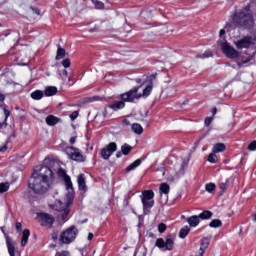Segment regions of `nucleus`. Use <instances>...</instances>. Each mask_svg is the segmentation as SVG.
Returning <instances> with one entry per match:
<instances>
[{
    "instance_id": "1",
    "label": "nucleus",
    "mask_w": 256,
    "mask_h": 256,
    "mask_svg": "<svg viewBox=\"0 0 256 256\" xmlns=\"http://www.w3.org/2000/svg\"><path fill=\"white\" fill-rule=\"evenodd\" d=\"M53 178V170L48 166H42L35 170L28 180L29 188L37 195H43L49 190V179Z\"/></svg>"
},
{
    "instance_id": "2",
    "label": "nucleus",
    "mask_w": 256,
    "mask_h": 256,
    "mask_svg": "<svg viewBox=\"0 0 256 256\" xmlns=\"http://www.w3.org/2000/svg\"><path fill=\"white\" fill-rule=\"evenodd\" d=\"M233 23L236 27H242L243 29H251L255 25V19L253 15L247 11H241L233 16Z\"/></svg>"
},
{
    "instance_id": "3",
    "label": "nucleus",
    "mask_w": 256,
    "mask_h": 256,
    "mask_svg": "<svg viewBox=\"0 0 256 256\" xmlns=\"http://www.w3.org/2000/svg\"><path fill=\"white\" fill-rule=\"evenodd\" d=\"M139 89H141V85L138 87H134L126 93L120 95L121 100L124 103H137L142 97L143 94L139 93Z\"/></svg>"
},
{
    "instance_id": "4",
    "label": "nucleus",
    "mask_w": 256,
    "mask_h": 256,
    "mask_svg": "<svg viewBox=\"0 0 256 256\" xmlns=\"http://www.w3.org/2000/svg\"><path fill=\"white\" fill-rule=\"evenodd\" d=\"M142 201L144 211H149V209H153L155 205V192L153 190H144L140 196Z\"/></svg>"
},
{
    "instance_id": "5",
    "label": "nucleus",
    "mask_w": 256,
    "mask_h": 256,
    "mask_svg": "<svg viewBox=\"0 0 256 256\" xmlns=\"http://www.w3.org/2000/svg\"><path fill=\"white\" fill-rule=\"evenodd\" d=\"M73 203V194L67 200V203H63L61 200L56 201L55 207L56 211H59L61 214L60 219L62 221H67V217H69V213L71 210L69 209V205Z\"/></svg>"
},
{
    "instance_id": "6",
    "label": "nucleus",
    "mask_w": 256,
    "mask_h": 256,
    "mask_svg": "<svg viewBox=\"0 0 256 256\" xmlns=\"http://www.w3.org/2000/svg\"><path fill=\"white\" fill-rule=\"evenodd\" d=\"M77 233L79 231L75 226H71L70 228L66 229L64 232L60 235V243H63L64 245H69L70 243H73L75 239L77 238Z\"/></svg>"
},
{
    "instance_id": "7",
    "label": "nucleus",
    "mask_w": 256,
    "mask_h": 256,
    "mask_svg": "<svg viewBox=\"0 0 256 256\" xmlns=\"http://www.w3.org/2000/svg\"><path fill=\"white\" fill-rule=\"evenodd\" d=\"M155 246L158 247V249H162V251H173L175 238L172 234L166 236V241L163 238H158L155 242Z\"/></svg>"
},
{
    "instance_id": "8",
    "label": "nucleus",
    "mask_w": 256,
    "mask_h": 256,
    "mask_svg": "<svg viewBox=\"0 0 256 256\" xmlns=\"http://www.w3.org/2000/svg\"><path fill=\"white\" fill-rule=\"evenodd\" d=\"M65 153L68 155L69 159H72V161H76L77 163H85L87 159L79 148H75L73 146L66 147Z\"/></svg>"
},
{
    "instance_id": "9",
    "label": "nucleus",
    "mask_w": 256,
    "mask_h": 256,
    "mask_svg": "<svg viewBox=\"0 0 256 256\" xmlns=\"http://www.w3.org/2000/svg\"><path fill=\"white\" fill-rule=\"evenodd\" d=\"M221 49L228 59H237L239 57V51L231 47L227 42L221 44Z\"/></svg>"
},
{
    "instance_id": "10",
    "label": "nucleus",
    "mask_w": 256,
    "mask_h": 256,
    "mask_svg": "<svg viewBox=\"0 0 256 256\" xmlns=\"http://www.w3.org/2000/svg\"><path fill=\"white\" fill-rule=\"evenodd\" d=\"M37 217L38 219H40L42 227H47L48 229H51V227H53V224L55 223V218L47 213H38Z\"/></svg>"
},
{
    "instance_id": "11",
    "label": "nucleus",
    "mask_w": 256,
    "mask_h": 256,
    "mask_svg": "<svg viewBox=\"0 0 256 256\" xmlns=\"http://www.w3.org/2000/svg\"><path fill=\"white\" fill-rule=\"evenodd\" d=\"M115 151H117V143L115 142L109 143L105 148L101 150L102 159H105V160L109 159V157H111V155H113Z\"/></svg>"
},
{
    "instance_id": "12",
    "label": "nucleus",
    "mask_w": 256,
    "mask_h": 256,
    "mask_svg": "<svg viewBox=\"0 0 256 256\" xmlns=\"http://www.w3.org/2000/svg\"><path fill=\"white\" fill-rule=\"evenodd\" d=\"M8 253L10 256H15L19 252L17 251V243L13 242L9 236H5Z\"/></svg>"
},
{
    "instance_id": "13",
    "label": "nucleus",
    "mask_w": 256,
    "mask_h": 256,
    "mask_svg": "<svg viewBox=\"0 0 256 256\" xmlns=\"http://www.w3.org/2000/svg\"><path fill=\"white\" fill-rule=\"evenodd\" d=\"M237 49H249L251 45H253V38L252 37H245L241 40H238L235 43Z\"/></svg>"
},
{
    "instance_id": "14",
    "label": "nucleus",
    "mask_w": 256,
    "mask_h": 256,
    "mask_svg": "<svg viewBox=\"0 0 256 256\" xmlns=\"http://www.w3.org/2000/svg\"><path fill=\"white\" fill-rule=\"evenodd\" d=\"M109 109H112L113 111H119V109H125V102L122 101H114L109 106Z\"/></svg>"
},
{
    "instance_id": "15",
    "label": "nucleus",
    "mask_w": 256,
    "mask_h": 256,
    "mask_svg": "<svg viewBox=\"0 0 256 256\" xmlns=\"http://www.w3.org/2000/svg\"><path fill=\"white\" fill-rule=\"evenodd\" d=\"M60 121L61 119L54 115H48L46 117V124L49 125V127H55V125H57V123H59Z\"/></svg>"
},
{
    "instance_id": "16",
    "label": "nucleus",
    "mask_w": 256,
    "mask_h": 256,
    "mask_svg": "<svg viewBox=\"0 0 256 256\" xmlns=\"http://www.w3.org/2000/svg\"><path fill=\"white\" fill-rule=\"evenodd\" d=\"M200 222L201 219L197 215L190 216L189 218H187V223L189 227H197V225H199Z\"/></svg>"
},
{
    "instance_id": "17",
    "label": "nucleus",
    "mask_w": 256,
    "mask_h": 256,
    "mask_svg": "<svg viewBox=\"0 0 256 256\" xmlns=\"http://www.w3.org/2000/svg\"><path fill=\"white\" fill-rule=\"evenodd\" d=\"M78 187L81 191H87V185L85 183V174H80L77 178Z\"/></svg>"
},
{
    "instance_id": "18",
    "label": "nucleus",
    "mask_w": 256,
    "mask_h": 256,
    "mask_svg": "<svg viewBox=\"0 0 256 256\" xmlns=\"http://www.w3.org/2000/svg\"><path fill=\"white\" fill-rule=\"evenodd\" d=\"M65 183H66V189H68V191H71L67 195V201H69V198L71 197V195H72V201H73V182H71V178L66 177Z\"/></svg>"
},
{
    "instance_id": "19",
    "label": "nucleus",
    "mask_w": 256,
    "mask_h": 256,
    "mask_svg": "<svg viewBox=\"0 0 256 256\" xmlns=\"http://www.w3.org/2000/svg\"><path fill=\"white\" fill-rule=\"evenodd\" d=\"M30 235H31V232L29 231V229H25L23 231L22 240H21V247H26L27 246Z\"/></svg>"
},
{
    "instance_id": "20",
    "label": "nucleus",
    "mask_w": 256,
    "mask_h": 256,
    "mask_svg": "<svg viewBox=\"0 0 256 256\" xmlns=\"http://www.w3.org/2000/svg\"><path fill=\"white\" fill-rule=\"evenodd\" d=\"M141 163H142L141 159L135 160L126 168V173H130V171H135V169H137V167H139Z\"/></svg>"
},
{
    "instance_id": "21",
    "label": "nucleus",
    "mask_w": 256,
    "mask_h": 256,
    "mask_svg": "<svg viewBox=\"0 0 256 256\" xmlns=\"http://www.w3.org/2000/svg\"><path fill=\"white\" fill-rule=\"evenodd\" d=\"M4 111V122H0V129H5V127H7V119H9V117L11 116V112L9 110H7V108L3 109Z\"/></svg>"
},
{
    "instance_id": "22",
    "label": "nucleus",
    "mask_w": 256,
    "mask_h": 256,
    "mask_svg": "<svg viewBox=\"0 0 256 256\" xmlns=\"http://www.w3.org/2000/svg\"><path fill=\"white\" fill-rule=\"evenodd\" d=\"M46 97H53V95H57V87L49 86L45 90Z\"/></svg>"
},
{
    "instance_id": "23",
    "label": "nucleus",
    "mask_w": 256,
    "mask_h": 256,
    "mask_svg": "<svg viewBox=\"0 0 256 256\" xmlns=\"http://www.w3.org/2000/svg\"><path fill=\"white\" fill-rule=\"evenodd\" d=\"M132 131L136 135H141V134H143V126H141V124H139V123H134V124H132Z\"/></svg>"
},
{
    "instance_id": "24",
    "label": "nucleus",
    "mask_w": 256,
    "mask_h": 256,
    "mask_svg": "<svg viewBox=\"0 0 256 256\" xmlns=\"http://www.w3.org/2000/svg\"><path fill=\"white\" fill-rule=\"evenodd\" d=\"M226 147L225 144L223 143H217L216 145H214L213 147V153H223V151H225Z\"/></svg>"
},
{
    "instance_id": "25",
    "label": "nucleus",
    "mask_w": 256,
    "mask_h": 256,
    "mask_svg": "<svg viewBox=\"0 0 256 256\" xmlns=\"http://www.w3.org/2000/svg\"><path fill=\"white\" fill-rule=\"evenodd\" d=\"M43 95H45L43 93V91L41 90H36L34 92L31 93V97L35 100V101H39L41 99H43Z\"/></svg>"
},
{
    "instance_id": "26",
    "label": "nucleus",
    "mask_w": 256,
    "mask_h": 256,
    "mask_svg": "<svg viewBox=\"0 0 256 256\" xmlns=\"http://www.w3.org/2000/svg\"><path fill=\"white\" fill-rule=\"evenodd\" d=\"M198 217L202 220H207V219H211V217H213V212L209 211V210H205L202 213H200L198 215Z\"/></svg>"
},
{
    "instance_id": "27",
    "label": "nucleus",
    "mask_w": 256,
    "mask_h": 256,
    "mask_svg": "<svg viewBox=\"0 0 256 256\" xmlns=\"http://www.w3.org/2000/svg\"><path fill=\"white\" fill-rule=\"evenodd\" d=\"M190 231H191V228H189V226H185L184 228H181L179 232L180 239H185V237L189 235Z\"/></svg>"
},
{
    "instance_id": "28",
    "label": "nucleus",
    "mask_w": 256,
    "mask_h": 256,
    "mask_svg": "<svg viewBox=\"0 0 256 256\" xmlns=\"http://www.w3.org/2000/svg\"><path fill=\"white\" fill-rule=\"evenodd\" d=\"M170 189L171 188L169 187V184L167 183L160 184V187H159L160 193H163L164 195H169Z\"/></svg>"
},
{
    "instance_id": "29",
    "label": "nucleus",
    "mask_w": 256,
    "mask_h": 256,
    "mask_svg": "<svg viewBox=\"0 0 256 256\" xmlns=\"http://www.w3.org/2000/svg\"><path fill=\"white\" fill-rule=\"evenodd\" d=\"M133 149L132 146H130L129 144L125 143L121 146V153L122 155H129V153H131V150Z\"/></svg>"
},
{
    "instance_id": "30",
    "label": "nucleus",
    "mask_w": 256,
    "mask_h": 256,
    "mask_svg": "<svg viewBox=\"0 0 256 256\" xmlns=\"http://www.w3.org/2000/svg\"><path fill=\"white\" fill-rule=\"evenodd\" d=\"M65 53H66L65 48L58 46L56 61H60V59H63L65 57Z\"/></svg>"
},
{
    "instance_id": "31",
    "label": "nucleus",
    "mask_w": 256,
    "mask_h": 256,
    "mask_svg": "<svg viewBox=\"0 0 256 256\" xmlns=\"http://www.w3.org/2000/svg\"><path fill=\"white\" fill-rule=\"evenodd\" d=\"M213 56V52L211 50L205 51L203 54L197 55V59H208Z\"/></svg>"
},
{
    "instance_id": "32",
    "label": "nucleus",
    "mask_w": 256,
    "mask_h": 256,
    "mask_svg": "<svg viewBox=\"0 0 256 256\" xmlns=\"http://www.w3.org/2000/svg\"><path fill=\"white\" fill-rule=\"evenodd\" d=\"M209 247V239L208 238H203L201 241V247L200 251H207V248Z\"/></svg>"
},
{
    "instance_id": "33",
    "label": "nucleus",
    "mask_w": 256,
    "mask_h": 256,
    "mask_svg": "<svg viewBox=\"0 0 256 256\" xmlns=\"http://www.w3.org/2000/svg\"><path fill=\"white\" fill-rule=\"evenodd\" d=\"M223 223L219 219H214L210 222L209 227H212L213 229H217V227H221Z\"/></svg>"
},
{
    "instance_id": "34",
    "label": "nucleus",
    "mask_w": 256,
    "mask_h": 256,
    "mask_svg": "<svg viewBox=\"0 0 256 256\" xmlns=\"http://www.w3.org/2000/svg\"><path fill=\"white\" fill-rule=\"evenodd\" d=\"M151 91H153V86L149 84L146 86V89L143 90L142 97H149L151 95Z\"/></svg>"
},
{
    "instance_id": "35",
    "label": "nucleus",
    "mask_w": 256,
    "mask_h": 256,
    "mask_svg": "<svg viewBox=\"0 0 256 256\" xmlns=\"http://www.w3.org/2000/svg\"><path fill=\"white\" fill-rule=\"evenodd\" d=\"M9 191V183H0V193H6Z\"/></svg>"
},
{
    "instance_id": "36",
    "label": "nucleus",
    "mask_w": 256,
    "mask_h": 256,
    "mask_svg": "<svg viewBox=\"0 0 256 256\" xmlns=\"http://www.w3.org/2000/svg\"><path fill=\"white\" fill-rule=\"evenodd\" d=\"M206 191H208V193H213V191H215V184L214 183H208L205 186Z\"/></svg>"
},
{
    "instance_id": "37",
    "label": "nucleus",
    "mask_w": 256,
    "mask_h": 256,
    "mask_svg": "<svg viewBox=\"0 0 256 256\" xmlns=\"http://www.w3.org/2000/svg\"><path fill=\"white\" fill-rule=\"evenodd\" d=\"M209 163H217V155L213 152L208 156Z\"/></svg>"
},
{
    "instance_id": "38",
    "label": "nucleus",
    "mask_w": 256,
    "mask_h": 256,
    "mask_svg": "<svg viewBox=\"0 0 256 256\" xmlns=\"http://www.w3.org/2000/svg\"><path fill=\"white\" fill-rule=\"evenodd\" d=\"M92 2L94 3L96 9H103L105 7V4L101 1L92 0Z\"/></svg>"
},
{
    "instance_id": "39",
    "label": "nucleus",
    "mask_w": 256,
    "mask_h": 256,
    "mask_svg": "<svg viewBox=\"0 0 256 256\" xmlns=\"http://www.w3.org/2000/svg\"><path fill=\"white\" fill-rule=\"evenodd\" d=\"M57 174H58V177H62L64 179H67V172H65V170L63 168H60L58 171H57Z\"/></svg>"
},
{
    "instance_id": "40",
    "label": "nucleus",
    "mask_w": 256,
    "mask_h": 256,
    "mask_svg": "<svg viewBox=\"0 0 256 256\" xmlns=\"http://www.w3.org/2000/svg\"><path fill=\"white\" fill-rule=\"evenodd\" d=\"M158 231L159 233H165V231H167V225H165L164 223H160L158 225Z\"/></svg>"
},
{
    "instance_id": "41",
    "label": "nucleus",
    "mask_w": 256,
    "mask_h": 256,
    "mask_svg": "<svg viewBox=\"0 0 256 256\" xmlns=\"http://www.w3.org/2000/svg\"><path fill=\"white\" fill-rule=\"evenodd\" d=\"M62 65L65 69L71 67V60L69 58H66L62 61Z\"/></svg>"
},
{
    "instance_id": "42",
    "label": "nucleus",
    "mask_w": 256,
    "mask_h": 256,
    "mask_svg": "<svg viewBox=\"0 0 256 256\" xmlns=\"http://www.w3.org/2000/svg\"><path fill=\"white\" fill-rule=\"evenodd\" d=\"M249 151H256V140L248 145Z\"/></svg>"
},
{
    "instance_id": "43",
    "label": "nucleus",
    "mask_w": 256,
    "mask_h": 256,
    "mask_svg": "<svg viewBox=\"0 0 256 256\" xmlns=\"http://www.w3.org/2000/svg\"><path fill=\"white\" fill-rule=\"evenodd\" d=\"M211 123H213V118L207 117L205 119L204 125H205V127H209V125H211Z\"/></svg>"
},
{
    "instance_id": "44",
    "label": "nucleus",
    "mask_w": 256,
    "mask_h": 256,
    "mask_svg": "<svg viewBox=\"0 0 256 256\" xmlns=\"http://www.w3.org/2000/svg\"><path fill=\"white\" fill-rule=\"evenodd\" d=\"M77 117H79V112H77V111H74V112H72V113L70 114V119H71L72 121H75V119H77Z\"/></svg>"
},
{
    "instance_id": "45",
    "label": "nucleus",
    "mask_w": 256,
    "mask_h": 256,
    "mask_svg": "<svg viewBox=\"0 0 256 256\" xmlns=\"http://www.w3.org/2000/svg\"><path fill=\"white\" fill-rule=\"evenodd\" d=\"M69 251L64 250L62 252H57L55 256H69Z\"/></svg>"
},
{
    "instance_id": "46",
    "label": "nucleus",
    "mask_w": 256,
    "mask_h": 256,
    "mask_svg": "<svg viewBox=\"0 0 256 256\" xmlns=\"http://www.w3.org/2000/svg\"><path fill=\"white\" fill-rule=\"evenodd\" d=\"M16 230L18 233H21L23 231V225H21V222L16 223Z\"/></svg>"
},
{
    "instance_id": "47",
    "label": "nucleus",
    "mask_w": 256,
    "mask_h": 256,
    "mask_svg": "<svg viewBox=\"0 0 256 256\" xmlns=\"http://www.w3.org/2000/svg\"><path fill=\"white\" fill-rule=\"evenodd\" d=\"M33 13H35V15H41V10L37 7H31Z\"/></svg>"
},
{
    "instance_id": "48",
    "label": "nucleus",
    "mask_w": 256,
    "mask_h": 256,
    "mask_svg": "<svg viewBox=\"0 0 256 256\" xmlns=\"http://www.w3.org/2000/svg\"><path fill=\"white\" fill-rule=\"evenodd\" d=\"M219 187H220L221 191H223V192L227 191V183H221L219 185Z\"/></svg>"
},
{
    "instance_id": "49",
    "label": "nucleus",
    "mask_w": 256,
    "mask_h": 256,
    "mask_svg": "<svg viewBox=\"0 0 256 256\" xmlns=\"http://www.w3.org/2000/svg\"><path fill=\"white\" fill-rule=\"evenodd\" d=\"M77 141V136H74V137H71L70 140H69V143L71 145L75 144V142Z\"/></svg>"
},
{
    "instance_id": "50",
    "label": "nucleus",
    "mask_w": 256,
    "mask_h": 256,
    "mask_svg": "<svg viewBox=\"0 0 256 256\" xmlns=\"http://www.w3.org/2000/svg\"><path fill=\"white\" fill-rule=\"evenodd\" d=\"M58 237H59V234H58L57 232H53V233H52V239H53V241H57Z\"/></svg>"
},
{
    "instance_id": "51",
    "label": "nucleus",
    "mask_w": 256,
    "mask_h": 256,
    "mask_svg": "<svg viewBox=\"0 0 256 256\" xmlns=\"http://www.w3.org/2000/svg\"><path fill=\"white\" fill-rule=\"evenodd\" d=\"M90 33H95V31H99V27L95 26L94 28L89 30Z\"/></svg>"
},
{
    "instance_id": "52",
    "label": "nucleus",
    "mask_w": 256,
    "mask_h": 256,
    "mask_svg": "<svg viewBox=\"0 0 256 256\" xmlns=\"http://www.w3.org/2000/svg\"><path fill=\"white\" fill-rule=\"evenodd\" d=\"M4 151H7V145H4L2 148H0V153H4Z\"/></svg>"
},
{
    "instance_id": "53",
    "label": "nucleus",
    "mask_w": 256,
    "mask_h": 256,
    "mask_svg": "<svg viewBox=\"0 0 256 256\" xmlns=\"http://www.w3.org/2000/svg\"><path fill=\"white\" fill-rule=\"evenodd\" d=\"M123 124L124 125H131V121L127 120V119H124L123 120Z\"/></svg>"
},
{
    "instance_id": "54",
    "label": "nucleus",
    "mask_w": 256,
    "mask_h": 256,
    "mask_svg": "<svg viewBox=\"0 0 256 256\" xmlns=\"http://www.w3.org/2000/svg\"><path fill=\"white\" fill-rule=\"evenodd\" d=\"M5 101V95L0 94V102L3 103Z\"/></svg>"
},
{
    "instance_id": "55",
    "label": "nucleus",
    "mask_w": 256,
    "mask_h": 256,
    "mask_svg": "<svg viewBox=\"0 0 256 256\" xmlns=\"http://www.w3.org/2000/svg\"><path fill=\"white\" fill-rule=\"evenodd\" d=\"M92 239H93V233L90 232V233L88 234V241H91Z\"/></svg>"
},
{
    "instance_id": "56",
    "label": "nucleus",
    "mask_w": 256,
    "mask_h": 256,
    "mask_svg": "<svg viewBox=\"0 0 256 256\" xmlns=\"http://www.w3.org/2000/svg\"><path fill=\"white\" fill-rule=\"evenodd\" d=\"M62 75H63L64 77H67V75H69V73L67 72V70H63Z\"/></svg>"
},
{
    "instance_id": "57",
    "label": "nucleus",
    "mask_w": 256,
    "mask_h": 256,
    "mask_svg": "<svg viewBox=\"0 0 256 256\" xmlns=\"http://www.w3.org/2000/svg\"><path fill=\"white\" fill-rule=\"evenodd\" d=\"M135 81L136 83H143V80L141 78H136Z\"/></svg>"
},
{
    "instance_id": "58",
    "label": "nucleus",
    "mask_w": 256,
    "mask_h": 256,
    "mask_svg": "<svg viewBox=\"0 0 256 256\" xmlns=\"http://www.w3.org/2000/svg\"><path fill=\"white\" fill-rule=\"evenodd\" d=\"M121 155H123V152H117L116 153V157L119 159V157H121Z\"/></svg>"
},
{
    "instance_id": "59",
    "label": "nucleus",
    "mask_w": 256,
    "mask_h": 256,
    "mask_svg": "<svg viewBox=\"0 0 256 256\" xmlns=\"http://www.w3.org/2000/svg\"><path fill=\"white\" fill-rule=\"evenodd\" d=\"M223 35H225V30L221 29L220 30V37H223Z\"/></svg>"
},
{
    "instance_id": "60",
    "label": "nucleus",
    "mask_w": 256,
    "mask_h": 256,
    "mask_svg": "<svg viewBox=\"0 0 256 256\" xmlns=\"http://www.w3.org/2000/svg\"><path fill=\"white\" fill-rule=\"evenodd\" d=\"M212 114H213V115H216V114H217V108H214V109L212 110Z\"/></svg>"
},
{
    "instance_id": "61",
    "label": "nucleus",
    "mask_w": 256,
    "mask_h": 256,
    "mask_svg": "<svg viewBox=\"0 0 256 256\" xmlns=\"http://www.w3.org/2000/svg\"><path fill=\"white\" fill-rule=\"evenodd\" d=\"M249 61H251V58H247L246 60H244V63H249Z\"/></svg>"
},
{
    "instance_id": "62",
    "label": "nucleus",
    "mask_w": 256,
    "mask_h": 256,
    "mask_svg": "<svg viewBox=\"0 0 256 256\" xmlns=\"http://www.w3.org/2000/svg\"><path fill=\"white\" fill-rule=\"evenodd\" d=\"M91 101H97V97L91 98Z\"/></svg>"
},
{
    "instance_id": "63",
    "label": "nucleus",
    "mask_w": 256,
    "mask_h": 256,
    "mask_svg": "<svg viewBox=\"0 0 256 256\" xmlns=\"http://www.w3.org/2000/svg\"><path fill=\"white\" fill-rule=\"evenodd\" d=\"M253 221H256V214H254L253 216Z\"/></svg>"
},
{
    "instance_id": "64",
    "label": "nucleus",
    "mask_w": 256,
    "mask_h": 256,
    "mask_svg": "<svg viewBox=\"0 0 256 256\" xmlns=\"http://www.w3.org/2000/svg\"><path fill=\"white\" fill-rule=\"evenodd\" d=\"M151 77H152V79H155V77H156V74H152V76H151Z\"/></svg>"
}]
</instances>
